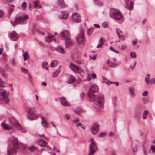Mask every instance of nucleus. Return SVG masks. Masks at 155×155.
Returning a JSON list of instances; mask_svg holds the SVG:
<instances>
[{
    "label": "nucleus",
    "instance_id": "obj_50",
    "mask_svg": "<svg viewBox=\"0 0 155 155\" xmlns=\"http://www.w3.org/2000/svg\"><path fill=\"white\" fill-rule=\"evenodd\" d=\"M106 135V133L105 132L101 133H100L99 136L100 137H103L105 136Z\"/></svg>",
    "mask_w": 155,
    "mask_h": 155
},
{
    "label": "nucleus",
    "instance_id": "obj_44",
    "mask_svg": "<svg viewBox=\"0 0 155 155\" xmlns=\"http://www.w3.org/2000/svg\"><path fill=\"white\" fill-rule=\"evenodd\" d=\"M114 99L113 100V101L112 103V104L114 106V107H115L117 105V103L116 102V97H114Z\"/></svg>",
    "mask_w": 155,
    "mask_h": 155
},
{
    "label": "nucleus",
    "instance_id": "obj_34",
    "mask_svg": "<svg viewBox=\"0 0 155 155\" xmlns=\"http://www.w3.org/2000/svg\"><path fill=\"white\" fill-rule=\"evenodd\" d=\"M119 64L115 63H111L110 64L109 66L112 68H114L118 66Z\"/></svg>",
    "mask_w": 155,
    "mask_h": 155
},
{
    "label": "nucleus",
    "instance_id": "obj_35",
    "mask_svg": "<svg viewBox=\"0 0 155 155\" xmlns=\"http://www.w3.org/2000/svg\"><path fill=\"white\" fill-rule=\"evenodd\" d=\"M29 150L31 151H33L35 150L36 149V148L34 147L33 145L29 146L28 148Z\"/></svg>",
    "mask_w": 155,
    "mask_h": 155
},
{
    "label": "nucleus",
    "instance_id": "obj_16",
    "mask_svg": "<svg viewBox=\"0 0 155 155\" xmlns=\"http://www.w3.org/2000/svg\"><path fill=\"white\" fill-rule=\"evenodd\" d=\"M65 43L66 45V48H67L72 45V42L71 36L65 39Z\"/></svg>",
    "mask_w": 155,
    "mask_h": 155
},
{
    "label": "nucleus",
    "instance_id": "obj_9",
    "mask_svg": "<svg viewBox=\"0 0 155 155\" xmlns=\"http://www.w3.org/2000/svg\"><path fill=\"white\" fill-rule=\"evenodd\" d=\"M77 42L79 44H82L84 41V38L82 30H81L79 34L76 37Z\"/></svg>",
    "mask_w": 155,
    "mask_h": 155
},
{
    "label": "nucleus",
    "instance_id": "obj_57",
    "mask_svg": "<svg viewBox=\"0 0 155 155\" xmlns=\"http://www.w3.org/2000/svg\"><path fill=\"white\" fill-rule=\"evenodd\" d=\"M135 67L133 65H130L129 66V68L131 70H133L135 68Z\"/></svg>",
    "mask_w": 155,
    "mask_h": 155
},
{
    "label": "nucleus",
    "instance_id": "obj_39",
    "mask_svg": "<svg viewBox=\"0 0 155 155\" xmlns=\"http://www.w3.org/2000/svg\"><path fill=\"white\" fill-rule=\"evenodd\" d=\"M14 7V5H11V7H9V12L10 14L12 12Z\"/></svg>",
    "mask_w": 155,
    "mask_h": 155
},
{
    "label": "nucleus",
    "instance_id": "obj_40",
    "mask_svg": "<svg viewBox=\"0 0 155 155\" xmlns=\"http://www.w3.org/2000/svg\"><path fill=\"white\" fill-rule=\"evenodd\" d=\"M27 6V4L25 2H23L21 5L22 8L24 10H25L26 9Z\"/></svg>",
    "mask_w": 155,
    "mask_h": 155
},
{
    "label": "nucleus",
    "instance_id": "obj_10",
    "mask_svg": "<svg viewBox=\"0 0 155 155\" xmlns=\"http://www.w3.org/2000/svg\"><path fill=\"white\" fill-rule=\"evenodd\" d=\"M99 125L97 123L94 124L91 128V131L94 135H96L98 132Z\"/></svg>",
    "mask_w": 155,
    "mask_h": 155
},
{
    "label": "nucleus",
    "instance_id": "obj_51",
    "mask_svg": "<svg viewBox=\"0 0 155 155\" xmlns=\"http://www.w3.org/2000/svg\"><path fill=\"white\" fill-rule=\"evenodd\" d=\"M148 92L147 91H145L142 93V95L143 96H146L147 95Z\"/></svg>",
    "mask_w": 155,
    "mask_h": 155
},
{
    "label": "nucleus",
    "instance_id": "obj_61",
    "mask_svg": "<svg viewBox=\"0 0 155 155\" xmlns=\"http://www.w3.org/2000/svg\"><path fill=\"white\" fill-rule=\"evenodd\" d=\"M137 41V39H135L134 41H133L132 42V44L133 45H135L136 44Z\"/></svg>",
    "mask_w": 155,
    "mask_h": 155
},
{
    "label": "nucleus",
    "instance_id": "obj_62",
    "mask_svg": "<svg viewBox=\"0 0 155 155\" xmlns=\"http://www.w3.org/2000/svg\"><path fill=\"white\" fill-rule=\"evenodd\" d=\"M76 62L78 64H80L81 63V61L79 60L76 61Z\"/></svg>",
    "mask_w": 155,
    "mask_h": 155
},
{
    "label": "nucleus",
    "instance_id": "obj_59",
    "mask_svg": "<svg viewBox=\"0 0 155 155\" xmlns=\"http://www.w3.org/2000/svg\"><path fill=\"white\" fill-rule=\"evenodd\" d=\"M103 43L102 42H100L99 44L97 46V47H101L103 45Z\"/></svg>",
    "mask_w": 155,
    "mask_h": 155
},
{
    "label": "nucleus",
    "instance_id": "obj_55",
    "mask_svg": "<svg viewBox=\"0 0 155 155\" xmlns=\"http://www.w3.org/2000/svg\"><path fill=\"white\" fill-rule=\"evenodd\" d=\"M111 155H116V152L114 150H112L111 151Z\"/></svg>",
    "mask_w": 155,
    "mask_h": 155
},
{
    "label": "nucleus",
    "instance_id": "obj_30",
    "mask_svg": "<svg viewBox=\"0 0 155 155\" xmlns=\"http://www.w3.org/2000/svg\"><path fill=\"white\" fill-rule=\"evenodd\" d=\"M53 35H51L49 34L46 38L45 41L47 42H49L51 41V38L54 37Z\"/></svg>",
    "mask_w": 155,
    "mask_h": 155
},
{
    "label": "nucleus",
    "instance_id": "obj_53",
    "mask_svg": "<svg viewBox=\"0 0 155 155\" xmlns=\"http://www.w3.org/2000/svg\"><path fill=\"white\" fill-rule=\"evenodd\" d=\"M110 83H111V84H114L116 86H118L119 85V83L117 82H112L111 81V82H110Z\"/></svg>",
    "mask_w": 155,
    "mask_h": 155
},
{
    "label": "nucleus",
    "instance_id": "obj_42",
    "mask_svg": "<svg viewBox=\"0 0 155 155\" xmlns=\"http://www.w3.org/2000/svg\"><path fill=\"white\" fill-rule=\"evenodd\" d=\"M28 76V79L30 82H31L32 80V77L30 73H28L27 74Z\"/></svg>",
    "mask_w": 155,
    "mask_h": 155
},
{
    "label": "nucleus",
    "instance_id": "obj_52",
    "mask_svg": "<svg viewBox=\"0 0 155 155\" xmlns=\"http://www.w3.org/2000/svg\"><path fill=\"white\" fill-rule=\"evenodd\" d=\"M151 149L153 152L155 151V146L154 145H152L151 147Z\"/></svg>",
    "mask_w": 155,
    "mask_h": 155
},
{
    "label": "nucleus",
    "instance_id": "obj_22",
    "mask_svg": "<svg viewBox=\"0 0 155 155\" xmlns=\"http://www.w3.org/2000/svg\"><path fill=\"white\" fill-rule=\"evenodd\" d=\"M42 120V126L45 128H48V123L45 120V119L43 116L41 117Z\"/></svg>",
    "mask_w": 155,
    "mask_h": 155
},
{
    "label": "nucleus",
    "instance_id": "obj_19",
    "mask_svg": "<svg viewBox=\"0 0 155 155\" xmlns=\"http://www.w3.org/2000/svg\"><path fill=\"white\" fill-rule=\"evenodd\" d=\"M116 32L119 38H121L122 39H125V37L121 35L123 33L121 30L119 28H116Z\"/></svg>",
    "mask_w": 155,
    "mask_h": 155
},
{
    "label": "nucleus",
    "instance_id": "obj_37",
    "mask_svg": "<svg viewBox=\"0 0 155 155\" xmlns=\"http://www.w3.org/2000/svg\"><path fill=\"white\" fill-rule=\"evenodd\" d=\"M129 90L130 94L132 95H133L134 94V88L132 87H130V88H129Z\"/></svg>",
    "mask_w": 155,
    "mask_h": 155
},
{
    "label": "nucleus",
    "instance_id": "obj_24",
    "mask_svg": "<svg viewBox=\"0 0 155 155\" xmlns=\"http://www.w3.org/2000/svg\"><path fill=\"white\" fill-rule=\"evenodd\" d=\"M150 74H147L145 78V81L147 85H148L150 84Z\"/></svg>",
    "mask_w": 155,
    "mask_h": 155
},
{
    "label": "nucleus",
    "instance_id": "obj_8",
    "mask_svg": "<svg viewBox=\"0 0 155 155\" xmlns=\"http://www.w3.org/2000/svg\"><path fill=\"white\" fill-rule=\"evenodd\" d=\"M89 148L88 155H93L98 149L97 144L93 141L92 142L90 145Z\"/></svg>",
    "mask_w": 155,
    "mask_h": 155
},
{
    "label": "nucleus",
    "instance_id": "obj_13",
    "mask_svg": "<svg viewBox=\"0 0 155 155\" xmlns=\"http://www.w3.org/2000/svg\"><path fill=\"white\" fill-rule=\"evenodd\" d=\"M28 115H33L35 116V117H28L27 118L31 120H36L38 117L39 116L35 114L34 112L33 111L32 109H30L29 111L28 112Z\"/></svg>",
    "mask_w": 155,
    "mask_h": 155
},
{
    "label": "nucleus",
    "instance_id": "obj_46",
    "mask_svg": "<svg viewBox=\"0 0 155 155\" xmlns=\"http://www.w3.org/2000/svg\"><path fill=\"white\" fill-rule=\"evenodd\" d=\"M102 26L104 28H107L108 27V25L106 22H104L102 24Z\"/></svg>",
    "mask_w": 155,
    "mask_h": 155
},
{
    "label": "nucleus",
    "instance_id": "obj_23",
    "mask_svg": "<svg viewBox=\"0 0 155 155\" xmlns=\"http://www.w3.org/2000/svg\"><path fill=\"white\" fill-rule=\"evenodd\" d=\"M34 7L36 9L40 8H41V6L39 5V2L37 1L33 2Z\"/></svg>",
    "mask_w": 155,
    "mask_h": 155
},
{
    "label": "nucleus",
    "instance_id": "obj_27",
    "mask_svg": "<svg viewBox=\"0 0 155 155\" xmlns=\"http://www.w3.org/2000/svg\"><path fill=\"white\" fill-rule=\"evenodd\" d=\"M60 71L61 70L59 69H57L53 73L52 75L53 77L54 78L57 77L59 74Z\"/></svg>",
    "mask_w": 155,
    "mask_h": 155
},
{
    "label": "nucleus",
    "instance_id": "obj_48",
    "mask_svg": "<svg viewBox=\"0 0 155 155\" xmlns=\"http://www.w3.org/2000/svg\"><path fill=\"white\" fill-rule=\"evenodd\" d=\"M74 111L75 113L78 115H80L81 114V111L80 109H79L77 110H74Z\"/></svg>",
    "mask_w": 155,
    "mask_h": 155
},
{
    "label": "nucleus",
    "instance_id": "obj_2",
    "mask_svg": "<svg viewBox=\"0 0 155 155\" xmlns=\"http://www.w3.org/2000/svg\"><path fill=\"white\" fill-rule=\"evenodd\" d=\"M10 124H8L5 123V121L2 123V124L3 128L5 130H10L12 128V125L14 126L17 128L20 129L21 127L19 124L18 123L13 117H11L9 119Z\"/></svg>",
    "mask_w": 155,
    "mask_h": 155
},
{
    "label": "nucleus",
    "instance_id": "obj_1",
    "mask_svg": "<svg viewBox=\"0 0 155 155\" xmlns=\"http://www.w3.org/2000/svg\"><path fill=\"white\" fill-rule=\"evenodd\" d=\"M19 146L18 139L14 138L12 143L10 144L8 146L7 153V155H13L16 153Z\"/></svg>",
    "mask_w": 155,
    "mask_h": 155
},
{
    "label": "nucleus",
    "instance_id": "obj_29",
    "mask_svg": "<svg viewBox=\"0 0 155 155\" xmlns=\"http://www.w3.org/2000/svg\"><path fill=\"white\" fill-rule=\"evenodd\" d=\"M58 62L57 61L54 60L51 63L50 66L51 67H55L58 65Z\"/></svg>",
    "mask_w": 155,
    "mask_h": 155
},
{
    "label": "nucleus",
    "instance_id": "obj_4",
    "mask_svg": "<svg viewBox=\"0 0 155 155\" xmlns=\"http://www.w3.org/2000/svg\"><path fill=\"white\" fill-rule=\"evenodd\" d=\"M110 15L112 18L116 20L120 19L123 17L121 12L118 10L114 9H110Z\"/></svg>",
    "mask_w": 155,
    "mask_h": 155
},
{
    "label": "nucleus",
    "instance_id": "obj_3",
    "mask_svg": "<svg viewBox=\"0 0 155 155\" xmlns=\"http://www.w3.org/2000/svg\"><path fill=\"white\" fill-rule=\"evenodd\" d=\"M98 87L96 85L92 86L90 89L89 91L88 92V96L91 101L93 102L95 100V95L94 93L97 92L98 91Z\"/></svg>",
    "mask_w": 155,
    "mask_h": 155
},
{
    "label": "nucleus",
    "instance_id": "obj_32",
    "mask_svg": "<svg viewBox=\"0 0 155 155\" xmlns=\"http://www.w3.org/2000/svg\"><path fill=\"white\" fill-rule=\"evenodd\" d=\"M148 112L147 110L145 111L142 114V118L143 119H145L146 118V116L148 114Z\"/></svg>",
    "mask_w": 155,
    "mask_h": 155
},
{
    "label": "nucleus",
    "instance_id": "obj_12",
    "mask_svg": "<svg viewBox=\"0 0 155 155\" xmlns=\"http://www.w3.org/2000/svg\"><path fill=\"white\" fill-rule=\"evenodd\" d=\"M61 38L62 39L64 40L71 36L69 32L67 30H64L61 32Z\"/></svg>",
    "mask_w": 155,
    "mask_h": 155
},
{
    "label": "nucleus",
    "instance_id": "obj_7",
    "mask_svg": "<svg viewBox=\"0 0 155 155\" xmlns=\"http://www.w3.org/2000/svg\"><path fill=\"white\" fill-rule=\"evenodd\" d=\"M0 101L5 102L6 104L9 102L8 94L6 90L5 89H0Z\"/></svg>",
    "mask_w": 155,
    "mask_h": 155
},
{
    "label": "nucleus",
    "instance_id": "obj_17",
    "mask_svg": "<svg viewBox=\"0 0 155 155\" xmlns=\"http://www.w3.org/2000/svg\"><path fill=\"white\" fill-rule=\"evenodd\" d=\"M68 16V12L66 11L62 12L61 15L59 16V17L62 19L65 20Z\"/></svg>",
    "mask_w": 155,
    "mask_h": 155
},
{
    "label": "nucleus",
    "instance_id": "obj_63",
    "mask_svg": "<svg viewBox=\"0 0 155 155\" xmlns=\"http://www.w3.org/2000/svg\"><path fill=\"white\" fill-rule=\"evenodd\" d=\"M109 135L110 137H113L114 135V133L112 132H110V133Z\"/></svg>",
    "mask_w": 155,
    "mask_h": 155
},
{
    "label": "nucleus",
    "instance_id": "obj_47",
    "mask_svg": "<svg viewBox=\"0 0 155 155\" xmlns=\"http://www.w3.org/2000/svg\"><path fill=\"white\" fill-rule=\"evenodd\" d=\"M5 83L0 79V88H3L5 87L3 84Z\"/></svg>",
    "mask_w": 155,
    "mask_h": 155
},
{
    "label": "nucleus",
    "instance_id": "obj_41",
    "mask_svg": "<svg viewBox=\"0 0 155 155\" xmlns=\"http://www.w3.org/2000/svg\"><path fill=\"white\" fill-rule=\"evenodd\" d=\"M155 84V78L151 79L150 80V85H152Z\"/></svg>",
    "mask_w": 155,
    "mask_h": 155
},
{
    "label": "nucleus",
    "instance_id": "obj_45",
    "mask_svg": "<svg viewBox=\"0 0 155 155\" xmlns=\"http://www.w3.org/2000/svg\"><path fill=\"white\" fill-rule=\"evenodd\" d=\"M127 48V46L125 45H122L119 47V48L121 50H124Z\"/></svg>",
    "mask_w": 155,
    "mask_h": 155
},
{
    "label": "nucleus",
    "instance_id": "obj_15",
    "mask_svg": "<svg viewBox=\"0 0 155 155\" xmlns=\"http://www.w3.org/2000/svg\"><path fill=\"white\" fill-rule=\"evenodd\" d=\"M60 100L61 104L63 106L67 107L70 106L69 103L64 97H62L60 98Z\"/></svg>",
    "mask_w": 155,
    "mask_h": 155
},
{
    "label": "nucleus",
    "instance_id": "obj_20",
    "mask_svg": "<svg viewBox=\"0 0 155 155\" xmlns=\"http://www.w3.org/2000/svg\"><path fill=\"white\" fill-rule=\"evenodd\" d=\"M54 50L58 52L61 54H63L65 53V51L64 49L62 47L59 46H57L55 47Z\"/></svg>",
    "mask_w": 155,
    "mask_h": 155
},
{
    "label": "nucleus",
    "instance_id": "obj_36",
    "mask_svg": "<svg viewBox=\"0 0 155 155\" xmlns=\"http://www.w3.org/2000/svg\"><path fill=\"white\" fill-rule=\"evenodd\" d=\"M21 71L23 72L24 73H27V74H28V70L23 68V67H21Z\"/></svg>",
    "mask_w": 155,
    "mask_h": 155
},
{
    "label": "nucleus",
    "instance_id": "obj_33",
    "mask_svg": "<svg viewBox=\"0 0 155 155\" xmlns=\"http://www.w3.org/2000/svg\"><path fill=\"white\" fill-rule=\"evenodd\" d=\"M42 67L46 69V70H48V64L47 62H43L42 63Z\"/></svg>",
    "mask_w": 155,
    "mask_h": 155
},
{
    "label": "nucleus",
    "instance_id": "obj_25",
    "mask_svg": "<svg viewBox=\"0 0 155 155\" xmlns=\"http://www.w3.org/2000/svg\"><path fill=\"white\" fill-rule=\"evenodd\" d=\"M58 4L62 7H64L67 6L64 0H58Z\"/></svg>",
    "mask_w": 155,
    "mask_h": 155
},
{
    "label": "nucleus",
    "instance_id": "obj_31",
    "mask_svg": "<svg viewBox=\"0 0 155 155\" xmlns=\"http://www.w3.org/2000/svg\"><path fill=\"white\" fill-rule=\"evenodd\" d=\"M93 31L94 29L93 28L89 29L87 31V35L89 36L93 34Z\"/></svg>",
    "mask_w": 155,
    "mask_h": 155
},
{
    "label": "nucleus",
    "instance_id": "obj_49",
    "mask_svg": "<svg viewBox=\"0 0 155 155\" xmlns=\"http://www.w3.org/2000/svg\"><path fill=\"white\" fill-rule=\"evenodd\" d=\"M16 62L14 60H12L11 61V64L12 66H13L15 64Z\"/></svg>",
    "mask_w": 155,
    "mask_h": 155
},
{
    "label": "nucleus",
    "instance_id": "obj_18",
    "mask_svg": "<svg viewBox=\"0 0 155 155\" xmlns=\"http://www.w3.org/2000/svg\"><path fill=\"white\" fill-rule=\"evenodd\" d=\"M70 68L74 72H77L80 69V68L76 65L71 63L70 64Z\"/></svg>",
    "mask_w": 155,
    "mask_h": 155
},
{
    "label": "nucleus",
    "instance_id": "obj_56",
    "mask_svg": "<svg viewBox=\"0 0 155 155\" xmlns=\"http://www.w3.org/2000/svg\"><path fill=\"white\" fill-rule=\"evenodd\" d=\"M91 77L93 79L96 78V75L94 73L92 74L91 75Z\"/></svg>",
    "mask_w": 155,
    "mask_h": 155
},
{
    "label": "nucleus",
    "instance_id": "obj_5",
    "mask_svg": "<svg viewBox=\"0 0 155 155\" xmlns=\"http://www.w3.org/2000/svg\"><path fill=\"white\" fill-rule=\"evenodd\" d=\"M96 101V107L99 109H101L103 108V106L104 103V99L103 96L98 95L95 96V100Z\"/></svg>",
    "mask_w": 155,
    "mask_h": 155
},
{
    "label": "nucleus",
    "instance_id": "obj_58",
    "mask_svg": "<svg viewBox=\"0 0 155 155\" xmlns=\"http://www.w3.org/2000/svg\"><path fill=\"white\" fill-rule=\"evenodd\" d=\"M111 82V81L107 80V81L105 82V83L107 85H109L111 84L110 82Z\"/></svg>",
    "mask_w": 155,
    "mask_h": 155
},
{
    "label": "nucleus",
    "instance_id": "obj_11",
    "mask_svg": "<svg viewBox=\"0 0 155 155\" xmlns=\"http://www.w3.org/2000/svg\"><path fill=\"white\" fill-rule=\"evenodd\" d=\"M9 37L13 41H17L19 38V35L15 31H13L10 34Z\"/></svg>",
    "mask_w": 155,
    "mask_h": 155
},
{
    "label": "nucleus",
    "instance_id": "obj_28",
    "mask_svg": "<svg viewBox=\"0 0 155 155\" xmlns=\"http://www.w3.org/2000/svg\"><path fill=\"white\" fill-rule=\"evenodd\" d=\"M23 59L24 61H26L27 59H29V55L27 52H25L23 54Z\"/></svg>",
    "mask_w": 155,
    "mask_h": 155
},
{
    "label": "nucleus",
    "instance_id": "obj_14",
    "mask_svg": "<svg viewBox=\"0 0 155 155\" xmlns=\"http://www.w3.org/2000/svg\"><path fill=\"white\" fill-rule=\"evenodd\" d=\"M73 19L77 22H79L81 21V18L79 15L78 13H74L72 15Z\"/></svg>",
    "mask_w": 155,
    "mask_h": 155
},
{
    "label": "nucleus",
    "instance_id": "obj_64",
    "mask_svg": "<svg viewBox=\"0 0 155 155\" xmlns=\"http://www.w3.org/2000/svg\"><path fill=\"white\" fill-rule=\"evenodd\" d=\"M137 147H135L134 148L132 149L133 152H135L137 150Z\"/></svg>",
    "mask_w": 155,
    "mask_h": 155
},
{
    "label": "nucleus",
    "instance_id": "obj_60",
    "mask_svg": "<svg viewBox=\"0 0 155 155\" xmlns=\"http://www.w3.org/2000/svg\"><path fill=\"white\" fill-rule=\"evenodd\" d=\"M94 26L97 28H100V25L98 24H94Z\"/></svg>",
    "mask_w": 155,
    "mask_h": 155
},
{
    "label": "nucleus",
    "instance_id": "obj_26",
    "mask_svg": "<svg viewBox=\"0 0 155 155\" xmlns=\"http://www.w3.org/2000/svg\"><path fill=\"white\" fill-rule=\"evenodd\" d=\"M38 143L40 145L42 146H45L47 144V142L42 139H40L38 140Z\"/></svg>",
    "mask_w": 155,
    "mask_h": 155
},
{
    "label": "nucleus",
    "instance_id": "obj_21",
    "mask_svg": "<svg viewBox=\"0 0 155 155\" xmlns=\"http://www.w3.org/2000/svg\"><path fill=\"white\" fill-rule=\"evenodd\" d=\"M76 80L75 78L72 75H70L68 78V80L67 83L69 84H71L74 82Z\"/></svg>",
    "mask_w": 155,
    "mask_h": 155
},
{
    "label": "nucleus",
    "instance_id": "obj_54",
    "mask_svg": "<svg viewBox=\"0 0 155 155\" xmlns=\"http://www.w3.org/2000/svg\"><path fill=\"white\" fill-rule=\"evenodd\" d=\"M133 3L132 2H131L130 4V5L129 6V9H132L133 8Z\"/></svg>",
    "mask_w": 155,
    "mask_h": 155
},
{
    "label": "nucleus",
    "instance_id": "obj_38",
    "mask_svg": "<svg viewBox=\"0 0 155 155\" xmlns=\"http://www.w3.org/2000/svg\"><path fill=\"white\" fill-rule=\"evenodd\" d=\"M94 1L95 2L97 5L99 6H101L103 5V3L101 1L99 0H94Z\"/></svg>",
    "mask_w": 155,
    "mask_h": 155
},
{
    "label": "nucleus",
    "instance_id": "obj_6",
    "mask_svg": "<svg viewBox=\"0 0 155 155\" xmlns=\"http://www.w3.org/2000/svg\"><path fill=\"white\" fill-rule=\"evenodd\" d=\"M28 18L29 15L28 14L16 17L15 18L14 24H22L26 22Z\"/></svg>",
    "mask_w": 155,
    "mask_h": 155
},
{
    "label": "nucleus",
    "instance_id": "obj_43",
    "mask_svg": "<svg viewBox=\"0 0 155 155\" xmlns=\"http://www.w3.org/2000/svg\"><path fill=\"white\" fill-rule=\"evenodd\" d=\"M130 55L132 58H135L136 57V54L134 52H131Z\"/></svg>",
    "mask_w": 155,
    "mask_h": 155
}]
</instances>
